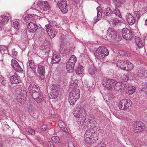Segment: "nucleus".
Here are the masks:
<instances>
[{
  "mask_svg": "<svg viewBox=\"0 0 147 147\" xmlns=\"http://www.w3.org/2000/svg\"><path fill=\"white\" fill-rule=\"evenodd\" d=\"M11 82L12 84H17L21 82V80L18 77L13 75L11 77Z\"/></svg>",
  "mask_w": 147,
  "mask_h": 147,
  "instance_id": "nucleus-27",
  "label": "nucleus"
},
{
  "mask_svg": "<svg viewBox=\"0 0 147 147\" xmlns=\"http://www.w3.org/2000/svg\"><path fill=\"white\" fill-rule=\"evenodd\" d=\"M50 89L53 92H56L57 93V91L58 90V88L57 86L55 84H53L50 87Z\"/></svg>",
  "mask_w": 147,
  "mask_h": 147,
  "instance_id": "nucleus-40",
  "label": "nucleus"
},
{
  "mask_svg": "<svg viewBox=\"0 0 147 147\" xmlns=\"http://www.w3.org/2000/svg\"><path fill=\"white\" fill-rule=\"evenodd\" d=\"M123 37L125 39L128 40L132 37V32L127 28H123L122 31Z\"/></svg>",
  "mask_w": 147,
  "mask_h": 147,
  "instance_id": "nucleus-9",
  "label": "nucleus"
},
{
  "mask_svg": "<svg viewBox=\"0 0 147 147\" xmlns=\"http://www.w3.org/2000/svg\"><path fill=\"white\" fill-rule=\"evenodd\" d=\"M27 28L28 31L30 32H34L38 29L36 24L33 22H30L28 24Z\"/></svg>",
  "mask_w": 147,
  "mask_h": 147,
  "instance_id": "nucleus-17",
  "label": "nucleus"
},
{
  "mask_svg": "<svg viewBox=\"0 0 147 147\" xmlns=\"http://www.w3.org/2000/svg\"><path fill=\"white\" fill-rule=\"evenodd\" d=\"M48 144L50 147H52L51 145L53 146H54L53 143L49 141L48 142Z\"/></svg>",
  "mask_w": 147,
  "mask_h": 147,
  "instance_id": "nucleus-59",
  "label": "nucleus"
},
{
  "mask_svg": "<svg viewBox=\"0 0 147 147\" xmlns=\"http://www.w3.org/2000/svg\"><path fill=\"white\" fill-rule=\"evenodd\" d=\"M29 64L30 67L31 69H36V67L35 65V63L32 60H30L29 61Z\"/></svg>",
  "mask_w": 147,
  "mask_h": 147,
  "instance_id": "nucleus-45",
  "label": "nucleus"
},
{
  "mask_svg": "<svg viewBox=\"0 0 147 147\" xmlns=\"http://www.w3.org/2000/svg\"><path fill=\"white\" fill-rule=\"evenodd\" d=\"M134 66L133 64L129 61L127 60L126 64L124 67L123 70L130 71L132 70L134 68Z\"/></svg>",
  "mask_w": 147,
  "mask_h": 147,
  "instance_id": "nucleus-21",
  "label": "nucleus"
},
{
  "mask_svg": "<svg viewBox=\"0 0 147 147\" xmlns=\"http://www.w3.org/2000/svg\"><path fill=\"white\" fill-rule=\"evenodd\" d=\"M113 13H114V14L116 15L117 16L120 18L121 17V15L119 10L117 8H116L115 9L113 10Z\"/></svg>",
  "mask_w": 147,
  "mask_h": 147,
  "instance_id": "nucleus-44",
  "label": "nucleus"
},
{
  "mask_svg": "<svg viewBox=\"0 0 147 147\" xmlns=\"http://www.w3.org/2000/svg\"><path fill=\"white\" fill-rule=\"evenodd\" d=\"M8 83V81L4 77L0 76V86H5Z\"/></svg>",
  "mask_w": 147,
  "mask_h": 147,
  "instance_id": "nucleus-35",
  "label": "nucleus"
},
{
  "mask_svg": "<svg viewBox=\"0 0 147 147\" xmlns=\"http://www.w3.org/2000/svg\"><path fill=\"white\" fill-rule=\"evenodd\" d=\"M75 72L78 75L82 74L83 72V66L79 65L75 69Z\"/></svg>",
  "mask_w": 147,
  "mask_h": 147,
  "instance_id": "nucleus-31",
  "label": "nucleus"
},
{
  "mask_svg": "<svg viewBox=\"0 0 147 147\" xmlns=\"http://www.w3.org/2000/svg\"><path fill=\"white\" fill-rule=\"evenodd\" d=\"M27 131L30 134L32 135H34L35 133V131L34 129H27Z\"/></svg>",
  "mask_w": 147,
  "mask_h": 147,
  "instance_id": "nucleus-56",
  "label": "nucleus"
},
{
  "mask_svg": "<svg viewBox=\"0 0 147 147\" xmlns=\"http://www.w3.org/2000/svg\"><path fill=\"white\" fill-rule=\"evenodd\" d=\"M0 52L2 54H7L8 53V48L7 46H0Z\"/></svg>",
  "mask_w": 147,
  "mask_h": 147,
  "instance_id": "nucleus-33",
  "label": "nucleus"
},
{
  "mask_svg": "<svg viewBox=\"0 0 147 147\" xmlns=\"http://www.w3.org/2000/svg\"><path fill=\"white\" fill-rule=\"evenodd\" d=\"M45 27L46 30L48 32H49L52 29L51 26H50L49 24L46 25L45 26Z\"/></svg>",
  "mask_w": 147,
  "mask_h": 147,
  "instance_id": "nucleus-57",
  "label": "nucleus"
},
{
  "mask_svg": "<svg viewBox=\"0 0 147 147\" xmlns=\"http://www.w3.org/2000/svg\"><path fill=\"white\" fill-rule=\"evenodd\" d=\"M132 105V103L130 100L123 99L120 101L119 104V107L121 110H127Z\"/></svg>",
  "mask_w": 147,
  "mask_h": 147,
  "instance_id": "nucleus-5",
  "label": "nucleus"
},
{
  "mask_svg": "<svg viewBox=\"0 0 147 147\" xmlns=\"http://www.w3.org/2000/svg\"><path fill=\"white\" fill-rule=\"evenodd\" d=\"M122 85V82H117L115 84L114 87L115 89L117 91L119 90L121 88Z\"/></svg>",
  "mask_w": 147,
  "mask_h": 147,
  "instance_id": "nucleus-39",
  "label": "nucleus"
},
{
  "mask_svg": "<svg viewBox=\"0 0 147 147\" xmlns=\"http://www.w3.org/2000/svg\"><path fill=\"white\" fill-rule=\"evenodd\" d=\"M115 3L117 7H120L121 6V0H115Z\"/></svg>",
  "mask_w": 147,
  "mask_h": 147,
  "instance_id": "nucleus-54",
  "label": "nucleus"
},
{
  "mask_svg": "<svg viewBox=\"0 0 147 147\" xmlns=\"http://www.w3.org/2000/svg\"><path fill=\"white\" fill-rule=\"evenodd\" d=\"M67 3L66 0H59L57 3V5L59 7V4H61L64 3Z\"/></svg>",
  "mask_w": 147,
  "mask_h": 147,
  "instance_id": "nucleus-53",
  "label": "nucleus"
},
{
  "mask_svg": "<svg viewBox=\"0 0 147 147\" xmlns=\"http://www.w3.org/2000/svg\"><path fill=\"white\" fill-rule=\"evenodd\" d=\"M59 4V7L61 11L63 13H65L67 12V3Z\"/></svg>",
  "mask_w": 147,
  "mask_h": 147,
  "instance_id": "nucleus-26",
  "label": "nucleus"
},
{
  "mask_svg": "<svg viewBox=\"0 0 147 147\" xmlns=\"http://www.w3.org/2000/svg\"><path fill=\"white\" fill-rule=\"evenodd\" d=\"M18 53L17 51H16L15 49H13L12 50V57L15 58L17 57Z\"/></svg>",
  "mask_w": 147,
  "mask_h": 147,
  "instance_id": "nucleus-52",
  "label": "nucleus"
},
{
  "mask_svg": "<svg viewBox=\"0 0 147 147\" xmlns=\"http://www.w3.org/2000/svg\"><path fill=\"white\" fill-rule=\"evenodd\" d=\"M63 131L66 132L67 131V129H64V130H63Z\"/></svg>",
  "mask_w": 147,
  "mask_h": 147,
  "instance_id": "nucleus-64",
  "label": "nucleus"
},
{
  "mask_svg": "<svg viewBox=\"0 0 147 147\" xmlns=\"http://www.w3.org/2000/svg\"><path fill=\"white\" fill-rule=\"evenodd\" d=\"M93 131H94V130H93V129H87L86 131L84 136H90V135H92V134Z\"/></svg>",
  "mask_w": 147,
  "mask_h": 147,
  "instance_id": "nucleus-47",
  "label": "nucleus"
},
{
  "mask_svg": "<svg viewBox=\"0 0 147 147\" xmlns=\"http://www.w3.org/2000/svg\"><path fill=\"white\" fill-rule=\"evenodd\" d=\"M143 129H135L134 132L135 133L143 131Z\"/></svg>",
  "mask_w": 147,
  "mask_h": 147,
  "instance_id": "nucleus-58",
  "label": "nucleus"
},
{
  "mask_svg": "<svg viewBox=\"0 0 147 147\" xmlns=\"http://www.w3.org/2000/svg\"><path fill=\"white\" fill-rule=\"evenodd\" d=\"M73 113L74 116L78 118L77 121L82 125L86 120V112L84 109H78L74 111Z\"/></svg>",
  "mask_w": 147,
  "mask_h": 147,
  "instance_id": "nucleus-1",
  "label": "nucleus"
},
{
  "mask_svg": "<svg viewBox=\"0 0 147 147\" xmlns=\"http://www.w3.org/2000/svg\"><path fill=\"white\" fill-rule=\"evenodd\" d=\"M96 56L97 58L101 59L109 54V52L107 48L104 46H100L96 51Z\"/></svg>",
  "mask_w": 147,
  "mask_h": 147,
  "instance_id": "nucleus-3",
  "label": "nucleus"
},
{
  "mask_svg": "<svg viewBox=\"0 0 147 147\" xmlns=\"http://www.w3.org/2000/svg\"><path fill=\"white\" fill-rule=\"evenodd\" d=\"M114 54L115 57H114V59L117 61V66L119 68L122 70H123L125 65L127 63V60L124 59H121V57L120 55V53L118 52L117 53H114Z\"/></svg>",
  "mask_w": 147,
  "mask_h": 147,
  "instance_id": "nucleus-4",
  "label": "nucleus"
},
{
  "mask_svg": "<svg viewBox=\"0 0 147 147\" xmlns=\"http://www.w3.org/2000/svg\"><path fill=\"white\" fill-rule=\"evenodd\" d=\"M135 40L137 45L139 48L142 47L143 46V44L141 38L139 37L138 36H135Z\"/></svg>",
  "mask_w": 147,
  "mask_h": 147,
  "instance_id": "nucleus-28",
  "label": "nucleus"
},
{
  "mask_svg": "<svg viewBox=\"0 0 147 147\" xmlns=\"http://www.w3.org/2000/svg\"><path fill=\"white\" fill-rule=\"evenodd\" d=\"M134 13L135 15V19H136V20H137V22H138V20L141 16V14H140V12L138 11H135Z\"/></svg>",
  "mask_w": 147,
  "mask_h": 147,
  "instance_id": "nucleus-46",
  "label": "nucleus"
},
{
  "mask_svg": "<svg viewBox=\"0 0 147 147\" xmlns=\"http://www.w3.org/2000/svg\"><path fill=\"white\" fill-rule=\"evenodd\" d=\"M61 42L60 45V51L61 53L63 52L64 46L66 45L67 41L66 36L64 34L61 35L60 36Z\"/></svg>",
  "mask_w": 147,
  "mask_h": 147,
  "instance_id": "nucleus-15",
  "label": "nucleus"
},
{
  "mask_svg": "<svg viewBox=\"0 0 147 147\" xmlns=\"http://www.w3.org/2000/svg\"><path fill=\"white\" fill-rule=\"evenodd\" d=\"M31 95L38 103H40L44 99L42 93L40 90L37 92H34Z\"/></svg>",
  "mask_w": 147,
  "mask_h": 147,
  "instance_id": "nucleus-7",
  "label": "nucleus"
},
{
  "mask_svg": "<svg viewBox=\"0 0 147 147\" xmlns=\"http://www.w3.org/2000/svg\"><path fill=\"white\" fill-rule=\"evenodd\" d=\"M96 10L97 11V18L95 17L94 19V22L96 23L102 17V10L100 7H98L96 8Z\"/></svg>",
  "mask_w": 147,
  "mask_h": 147,
  "instance_id": "nucleus-20",
  "label": "nucleus"
},
{
  "mask_svg": "<svg viewBox=\"0 0 147 147\" xmlns=\"http://www.w3.org/2000/svg\"><path fill=\"white\" fill-rule=\"evenodd\" d=\"M112 22L113 26H121V24H122L120 20L116 18L113 19Z\"/></svg>",
  "mask_w": 147,
  "mask_h": 147,
  "instance_id": "nucleus-34",
  "label": "nucleus"
},
{
  "mask_svg": "<svg viewBox=\"0 0 147 147\" xmlns=\"http://www.w3.org/2000/svg\"><path fill=\"white\" fill-rule=\"evenodd\" d=\"M96 68L93 67H91L88 70L89 74L91 75L94 74L96 73Z\"/></svg>",
  "mask_w": 147,
  "mask_h": 147,
  "instance_id": "nucleus-41",
  "label": "nucleus"
},
{
  "mask_svg": "<svg viewBox=\"0 0 147 147\" xmlns=\"http://www.w3.org/2000/svg\"><path fill=\"white\" fill-rule=\"evenodd\" d=\"M40 12L44 13L45 11L48 10L50 8L49 3L47 1H42L40 6Z\"/></svg>",
  "mask_w": 147,
  "mask_h": 147,
  "instance_id": "nucleus-13",
  "label": "nucleus"
},
{
  "mask_svg": "<svg viewBox=\"0 0 147 147\" xmlns=\"http://www.w3.org/2000/svg\"><path fill=\"white\" fill-rule=\"evenodd\" d=\"M58 125L61 129H65V125L63 121L61 120L59 121L58 122Z\"/></svg>",
  "mask_w": 147,
  "mask_h": 147,
  "instance_id": "nucleus-49",
  "label": "nucleus"
},
{
  "mask_svg": "<svg viewBox=\"0 0 147 147\" xmlns=\"http://www.w3.org/2000/svg\"><path fill=\"white\" fill-rule=\"evenodd\" d=\"M107 35L109 38L113 39L116 38L117 34L114 30L111 28H109L107 30Z\"/></svg>",
  "mask_w": 147,
  "mask_h": 147,
  "instance_id": "nucleus-18",
  "label": "nucleus"
},
{
  "mask_svg": "<svg viewBox=\"0 0 147 147\" xmlns=\"http://www.w3.org/2000/svg\"><path fill=\"white\" fill-rule=\"evenodd\" d=\"M51 140L55 143H59V138L57 136H53L52 137Z\"/></svg>",
  "mask_w": 147,
  "mask_h": 147,
  "instance_id": "nucleus-51",
  "label": "nucleus"
},
{
  "mask_svg": "<svg viewBox=\"0 0 147 147\" xmlns=\"http://www.w3.org/2000/svg\"><path fill=\"white\" fill-rule=\"evenodd\" d=\"M134 128L145 129L146 127L145 124L140 121H136L135 122L133 125Z\"/></svg>",
  "mask_w": 147,
  "mask_h": 147,
  "instance_id": "nucleus-24",
  "label": "nucleus"
},
{
  "mask_svg": "<svg viewBox=\"0 0 147 147\" xmlns=\"http://www.w3.org/2000/svg\"><path fill=\"white\" fill-rule=\"evenodd\" d=\"M103 85L107 89L112 90L115 84V80L111 79L105 78L103 79Z\"/></svg>",
  "mask_w": 147,
  "mask_h": 147,
  "instance_id": "nucleus-6",
  "label": "nucleus"
},
{
  "mask_svg": "<svg viewBox=\"0 0 147 147\" xmlns=\"http://www.w3.org/2000/svg\"><path fill=\"white\" fill-rule=\"evenodd\" d=\"M37 71L39 74L41 79H44L45 75V66L42 64H39L38 66Z\"/></svg>",
  "mask_w": 147,
  "mask_h": 147,
  "instance_id": "nucleus-14",
  "label": "nucleus"
},
{
  "mask_svg": "<svg viewBox=\"0 0 147 147\" xmlns=\"http://www.w3.org/2000/svg\"><path fill=\"white\" fill-rule=\"evenodd\" d=\"M103 12L104 15L112 18L114 16L113 11L111 9L107 6H105L103 8Z\"/></svg>",
  "mask_w": 147,
  "mask_h": 147,
  "instance_id": "nucleus-10",
  "label": "nucleus"
},
{
  "mask_svg": "<svg viewBox=\"0 0 147 147\" xmlns=\"http://www.w3.org/2000/svg\"><path fill=\"white\" fill-rule=\"evenodd\" d=\"M136 88L134 86H129L127 89L128 92L129 94H132L135 91Z\"/></svg>",
  "mask_w": 147,
  "mask_h": 147,
  "instance_id": "nucleus-38",
  "label": "nucleus"
},
{
  "mask_svg": "<svg viewBox=\"0 0 147 147\" xmlns=\"http://www.w3.org/2000/svg\"><path fill=\"white\" fill-rule=\"evenodd\" d=\"M34 19V17L31 15H27L24 18V21L26 22H30Z\"/></svg>",
  "mask_w": 147,
  "mask_h": 147,
  "instance_id": "nucleus-37",
  "label": "nucleus"
},
{
  "mask_svg": "<svg viewBox=\"0 0 147 147\" xmlns=\"http://www.w3.org/2000/svg\"><path fill=\"white\" fill-rule=\"evenodd\" d=\"M28 89L30 95H31L34 92L39 91L40 89L38 86L32 84L29 85Z\"/></svg>",
  "mask_w": 147,
  "mask_h": 147,
  "instance_id": "nucleus-19",
  "label": "nucleus"
},
{
  "mask_svg": "<svg viewBox=\"0 0 147 147\" xmlns=\"http://www.w3.org/2000/svg\"><path fill=\"white\" fill-rule=\"evenodd\" d=\"M76 61V58L74 55H72L70 57L67 62L74 65Z\"/></svg>",
  "mask_w": 147,
  "mask_h": 147,
  "instance_id": "nucleus-36",
  "label": "nucleus"
},
{
  "mask_svg": "<svg viewBox=\"0 0 147 147\" xmlns=\"http://www.w3.org/2000/svg\"><path fill=\"white\" fill-rule=\"evenodd\" d=\"M136 75L140 78H147V71L142 67H140L137 70Z\"/></svg>",
  "mask_w": 147,
  "mask_h": 147,
  "instance_id": "nucleus-12",
  "label": "nucleus"
},
{
  "mask_svg": "<svg viewBox=\"0 0 147 147\" xmlns=\"http://www.w3.org/2000/svg\"><path fill=\"white\" fill-rule=\"evenodd\" d=\"M80 96V90L77 88L74 89L69 94L68 100L71 105H74L76 101L79 98Z\"/></svg>",
  "mask_w": 147,
  "mask_h": 147,
  "instance_id": "nucleus-2",
  "label": "nucleus"
},
{
  "mask_svg": "<svg viewBox=\"0 0 147 147\" xmlns=\"http://www.w3.org/2000/svg\"><path fill=\"white\" fill-rule=\"evenodd\" d=\"M57 96V94L56 93L53 92L49 94V97L51 99L55 98Z\"/></svg>",
  "mask_w": 147,
  "mask_h": 147,
  "instance_id": "nucleus-50",
  "label": "nucleus"
},
{
  "mask_svg": "<svg viewBox=\"0 0 147 147\" xmlns=\"http://www.w3.org/2000/svg\"><path fill=\"white\" fill-rule=\"evenodd\" d=\"M27 94L26 91L25 90H21L20 93L18 95L17 100L18 102L22 103L25 99Z\"/></svg>",
  "mask_w": 147,
  "mask_h": 147,
  "instance_id": "nucleus-11",
  "label": "nucleus"
},
{
  "mask_svg": "<svg viewBox=\"0 0 147 147\" xmlns=\"http://www.w3.org/2000/svg\"><path fill=\"white\" fill-rule=\"evenodd\" d=\"M90 117L92 119H90V122L91 123L90 126H91L90 129H94L95 128L96 125V121L93 115L90 116Z\"/></svg>",
  "mask_w": 147,
  "mask_h": 147,
  "instance_id": "nucleus-30",
  "label": "nucleus"
},
{
  "mask_svg": "<svg viewBox=\"0 0 147 147\" xmlns=\"http://www.w3.org/2000/svg\"><path fill=\"white\" fill-rule=\"evenodd\" d=\"M9 18L7 16L5 15L0 16V24L5 25L9 21Z\"/></svg>",
  "mask_w": 147,
  "mask_h": 147,
  "instance_id": "nucleus-23",
  "label": "nucleus"
},
{
  "mask_svg": "<svg viewBox=\"0 0 147 147\" xmlns=\"http://www.w3.org/2000/svg\"><path fill=\"white\" fill-rule=\"evenodd\" d=\"M11 66L16 71L20 73H22L23 70L18 63L14 59H12L11 61Z\"/></svg>",
  "mask_w": 147,
  "mask_h": 147,
  "instance_id": "nucleus-8",
  "label": "nucleus"
},
{
  "mask_svg": "<svg viewBox=\"0 0 147 147\" xmlns=\"http://www.w3.org/2000/svg\"><path fill=\"white\" fill-rule=\"evenodd\" d=\"M26 110L30 114H32L34 110L33 105L32 104H28L27 106Z\"/></svg>",
  "mask_w": 147,
  "mask_h": 147,
  "instance_id": "nucleus-32",
  "label": "nucleus"
},
{
  "mask_svg": "<svg viewBox=\"0 0 147 147\" xmlns=\"http://www.w3.org/2000/svg\"><path fill=\"white\" fill-rule=\"evenodd\" d=\"M0 25V31H1L4 29V25H1V24Z\"/></svg>",
  "mask_w": 147,
  "mask_h": 147,
  "instance_id": "nucleus-60",
  "label": "nucleus"
},
{
  "mask_svg": "<svg viewBox=\"0 0 147 147\" xmlns=\"http://www.w3.org/2000/svg\"><path fill=\"white\" fill-rule=\"evenodd\" d=\"M61 61L60 56L57 54L53 56L52 59V63H59Z\"/></svg>",
  "mask_w": 147,
  "mask_h": 147,
  "instance_id": "nucleus-25",
  "label": "nucleus"
},
{
  "mask_svg": "<svg viewBox=\"0 0 147 147\" xmlns=\"http://www.w3.org/2000/svg\"><path fill=\"white\" fill-rule=\"evenodd\" d=\"M74 64L67 63L66 68V69L69 73L72 72L74 69Z\"/></svg>",
  "mask_w": 147,
  "mask_h": 147,
  "instance_id": "nucleus-29",
  "label": "nucleus"
},
{
  "mask_svg": "<svg viewBox=\"0 0 147 147\" xmlns=\"http://www.w3.org/2000/svg\"><path fill=\"white\" fill-rule=\"evenodd\" d=\"M36 74V69H31L30 71H27V74L30 77H33L34 76V75H35Z\"/></svg>",
  "mask_w": 147,
  "mask_h": 147,
  "instance_id": "nucleus-43",
  "label": "nucleus"
},
{
  "mask_svg": "<svg viewBox=\"0 0 147 147\" xmlns=\"http://www.w3.org/2000/svg\"><path fill=\"white\" fill-rule=\"evenodd\" d=\"M72 1L75 3L76 4H78L79 2V0H72Z\"/></svg>",
  "mask_w": 147,
  "mask_h": 147,
  "instance_id": "nucleus-62",
  "label": "nucleus"
},
{
  "mask_svg": "<svg viewBox=\"0 0 147 147\" xmlns=\"http://www.w3.org/2000/svg\"><path fill=\"white\" fill-rule=\"evenodd\" d=\"M48 33L50 36L51 38H53L56 35V32L54 29H52L49 32H48Z\"/></svg>",
  "mask_w": 147,
  "mask_h": 147,
  "instance_id": "nucleus-42",
  "label": "nucleus"
},
{
  "mask_svg": "<svg viewBox=\"0 0 147 147\" xmlns=\"http://www.w3.org/2000/svg\"><path fill=\"white\" fill-rule=\"evenodd\" d=\"M121 78L125 82H127L129 79V77L125 75L122 76Z\"/></svg>",
  "mask_w": 147,
  "mask_h": 147,
  "instance_id": "nucleus-55",
  "label": "nucleus"
},
{
  "mask_svg": "<svg viewBox=\"0 0 147 147\" xmlns=\"http://www.w3.org/2000/svg\"><path fill=\"white\" fill-rule=\"evenodd\" d=\"M47 127L46 124H43L42 126L41 129H47Z\"/></svg>",
  "mask_w": 147,
  "mask_h": 147,
  "instance_id": "nucleus-61",
  "label": "nucleus"
},
{
  "mask_svg": "<svg viewBox=\"0 0 147 147\" xmlns=\"http://www.w3.org/2000/svg\"><path fill=\"white\" fill-rule=\"evenodd\" d=\"M144 25L145 26H147V19L145 20Z\"/></svg>",
  "mask_w": 147,
  "mask_h": 147,
  "instance_id": "nucleus-63",
  "label": "nucleus"
},
{
  "mask_svg": "<svg viewBox=\"0 0 147 147\" xmlns=\"http://www.w3.org/2000/svg\"><path fill=\"white\" fill-rule=\"evenodd\" d=\"M13 25L15 28L17 29H19L20 27V24L18 21H14L13 22Z\"/></svg>",
  "mask_w": 147,
  "mask_h": 147,
  "instance_id": "nucleus-48",
  "label": "nucleus"
},
{
  "mask_svg": "<svg viewBox=\"0 0 147 147\" xmlns=\"http://www.w3.org/2000/svg\"><path fill=\"white\" fill-rule=\"evenodd\" d=\"M84 141L87 144H92L96 142V139H95L91 136H84ZM97 140V139H96Z\"/></svg>",
  "mask_w": 147,
  "mask_h": 147,
  "instance_id": "nucleus-22",
  "label": "nucleus"
},
{
  "mask_svg": "<svg viewBox=\"0 0 147 147\" xmlns=\"http://www.w3.org/2000/svg\"><path fill=\"white\" fill-rule=\"evenodd\" d=\"M126 19L130 25H132L137 22V20L130 13L127 14L126 16Z\"/></svg>",
  "mask_w": 147,
  "mask_h": 147,
  "instance_id": "nucleus-16",
  "label": "nucleus"
}]
</instances>
